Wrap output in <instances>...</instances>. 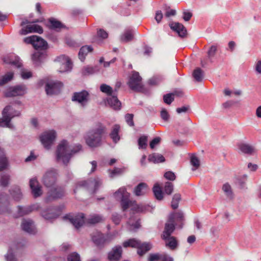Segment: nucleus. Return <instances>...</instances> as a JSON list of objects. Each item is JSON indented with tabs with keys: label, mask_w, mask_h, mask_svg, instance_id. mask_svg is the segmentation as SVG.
Here are the masks:
<instances>
[{
	"label": "nucleus",
	"mask_w": 261,
	"mask_h": 261,
	"mask_svg": "<svg viewBox=\"0 0 261 261\" xmlns=\"http://www.w3.org/2000/svg\"><path fill=\"white\" fill-rule=\"evenodd\" d=\"M222 190L227 198L229 199H232L233 198L234 194L232 188L228 182H226L223 184L222 187Z\"/></svg>",
	"instance_id": "nucleus-38"
},
{
	"label": "nucleus",
	"mask_w": 261,
	"mask_h": 261,
	"mask_svg": "<svg viewBox=\"0 0 261 261\" xmlns=\"http://www.w3.org/2000/svg\"><path fill=\"white\" fill-rule=\"evenodd\" d=\"M63 218L65 220H68L76 228H80L85 222V216L83 213H80L75 216L70 214L66 215Z\"/></svg>",
	"instance_id": "nucleus-14"
},
{
	"label": "nucleus",
	"mask_w": 261,
	"mask_h": 261,
	"mask_svg": "<svg viewBox=\"0 0 261 261\" xmlns=\"http://www.w3.org/2000/svg\"><path fill=\"white\" fill-rule=\"evenodd\" d=\"M64 195V190L61 187L51 189L48 193L46 201L49 202L52 200L61 198Z\"/></svg>",
	"instance_id": "nucleus-19"
},
{
	"label": "nucleus",
	"mask_w": 261,
	"mask_h": 261,
	"mask_svg": "<svg viewBox=\"0 0 261 261\" xmlns=\"http://www.w3.org/2000/svg\"><path fill=\"white\" fill-rule=\"evenodd\" d=\"M2 114L3 118H0V126L14 129V126L10 123L11 120L14 117L20 116V112L16 110L13 106H7L4 109Z\"/></svg>",
	"instance_id": "nucleus-4"
},
{
	"label": "nucleus",
	"mask_w": 261,
	"mask_h": 261,
	"mask_svg": "<svg viewBox=\"0 0 261 261\" xmlns=\"http://www.w3.org/2000/svg\"><path fill=\"white\" fill-rule=\"evenodd\" d=\"M134 36V32L132 30H126L121 36V40L123 42H128L132 40Z\"/></svg>",
	"instance_id": "nucleus-41"
},
{
	"label": "nucleus",
	"mask_w": 261,
	"mask_h": 261,
	"mask_svg": "<svg viewBox=\"0 0 261 261\" xmlns=\"http://www.w3.org/2000/svg\"><path fill=\"white\" fill-rule=\"evenodd\" d=\"M123 246L124 247H131L137 248V253L140 256H142L150 250L152 247L151 244L149 243H142L140 241L135 239H131L124 242Z\"/></svg>",
	"instance_id": "nucleus-5"
},
{
	"label": "nucleus",
	"mask_w": 261,
	"mask_h": 261,
	"mask_svg": "<svg viewBox=\"0 0 261 261\" xmlns=\"http://www.w3.org/2000/svg\"><path fill=\"white\" fill-rule=\"evenodd\" d=\"M30 187L32 193L35 198L41 196L42 194L41 187L39 185L36 177H33L30 180Z\"/></svg>",
	"instance_id": "nucleus-22"
},
{
	"label": "nucleus",
	"mask_w": 261,
	"mask_h": 261,
	"mask_svg": "<svg viewBox=\"0 0 261 261\" xmlns=\"http://www.w3.org/2000/svg\"><path fill=\"white\" fill-rule=\"evenodd\" d=\"M161 140V139L159 137H156L154 138L150 142V147L151 149H153L156 145L159 144Z\"/></svg>",
	"instance_id": "nucleus-64"
},
{
	"label": "nucleus",
	"mask_w": 261,
	"mask_h": 261,
	"mask_svg": "<svg viewBox=\"0 0 261 261\" xmlns=\"http://www.w3.org/2000/svg\"><path fill=\"white\" fill-rule=\"evenodd\" d=\"M58 176L56 170L53 169L46 172L43 176V182L46 187H52L55 184Z\"/></svg>",
	"instance_id": "nucleus-15"
},
{
	"label": "nucleus",
	"mask_w": 261,
	"mask_h": 261,
	"mask_svg": "<svg viewBox=\"0 0 261 261\" xmlns=\"http://www.w3.org/2000/svg\"><path fill=\"white\" fill-rule=\"evenodd\" d=\"M128 85L133 91H141L142 90V78L140 76L139 72L137 71L133 72L132 75L129 79Z\"/></svg>",
	"instance_id": "nucleus-9"
},
{
	"label": "nucleus",
	"mask_w": 261,
	"mask_h": 261,
	"mask_svg": "<svg viewBox=\"0 0 261 261\" xmlns=\"http://www.w3.org/2000/svg\"><path fill=\"white\" fill-rule=\"evenodd\" d=\"M93 48L91 46L85 45L82 46L79 53V57L80 60L83 62L88 53L91 52Z\"/></svg>",
	"instance_id": "nucleus-35"
},
{
	"label": "nucleus",
	"mask_w": 261,
	"mask_h": 261,
	"mask_svg": "<svg viewBox=\"0 0 261 261\" xmlns=\"http://www.w3.org/2000/svg\"><path fill=\"white\" fill-rule=\"evenodd\" d=\"M67 261H81L80 255L75 252H72L68 255Z\"/></svg>",
	"instance_id": "nucleus-57"
},
{
	"label": "nucleus",
	"mask_w": 261,
	"mask_h": 261,
	"mask_svg": "<svg viewBox=\"0 0 261 261\" xmlns=\"http://www.w3.org/2000/svg\"><path fill=\"white\" fill-rule=\"evenodd\" d=\"M140 220L134 217H131L127 221V227L129 231H135L140 227Z\"/></svg>",
	"instance_id": "nucleus-31"
},
{
	"label": "nucleus",
	"mask_w": 261,
	"mask_h": 261,
	"mask_svg": "<svg viewBox=\"0 0 261 261\" xmlns=\"http://www.w3.org/2000/svg\"><path fill=\"white\" fill-rule=\"evenodd\" d=\"M27 88L24 85H19L10 87L5 93L8 97L22 96L26 93Z\"/></svg>",
	"instance_id": "nucleus-16"
},
{
	"label": "nucleus",
	"mask_w": 261,
	"mask_h": 261,
	"mask_svg": "<svg viewBox=\"0 0 261 261\" xmlns=\"http://www.w3.org/2000/svg\"><path fill=\"white\" fill-rule=\"evenodd\" d=\"M161 117L164 121H168L170 118V115L165 109H163L161 112Z\"/></svg>",
	"instance_id": "nucleus-62"
},
{
	"label": "nucleus",
	"mask_w": 261,
	"mask_h": 261,
	"mask_svg": "<svg viewBox=\"0 0 261 261\" xmlns=\"http://www.w3.org/2000/svg\"><path fill=\"white\" fill-rule=\"evenodd\" d=\"M159 259L162 261H173V257L166 253L151 254L149 256L148 261H157Z\"/></svg>",
	"instance_id": "nucleus-29"
},
{
	"label": "nucleus",
	"mask_w": 261,
	"mask_h": 261,
	"mask_svg": "<svg viewBox=\"0 0 261 261\" xmlns=\"http://www.w3.org/2000/svg\"><path fill=\"white\" fill-rule=\"evenodd\" d=\"M148 160L154 163H162L165 161L164 157L161 154L153 153L148 156Z\"/></svg>",
	"instance_id": "nucleus-39"
},
{
	"label": "nucleus",
	"mask_w": 261,
	"mask_h": 261,
	"mask_svg": "<svg viewBox=\"0 0 261 261\" xmlns=\"http://www.w3.org/2000/svg\"><path fill=\"white\" fill-rule=\"evenodd\" d=\"M174 93H168L164 95L163 100L165 103L170 105L174 100Z\"/></svg>",
	"instance_id": "nucleus-53"
},
{
	"label": "nucleus",
	"mask_w": 261,
	"mask_h": 261,
	"mask_svg": "<svg viewBox=\"0 0 261 261\" xmlns=\"http://www.w3.org/2000/svg\"><path fill=\"white\" fill-rule=\"evenodd\" d=\"M21 227L23 231L30 234H34L36 232V229L33 220L31 219L22 220Z\"/></svg>",
	"instance_id": "nucleus-24"
},
{
	"label": "nucleus",
	"mask_w": 261,
	"mask_h": 261,
	"mask_svg": "<svg viewBox=\"0 0 261 261\" xmlns=\"http://www.w3.org/2000/svg\"><path fill=\"white\" fill-rule=\"evenodd\" d=\"M164 190L165 193L168 195H170L173 190V185L170 182H166L165 183Z\"/></svg>",
	"instance_id": "nucleus-56"
},
{
	"label": "nucleus",
	"mask_w": 261,
	"mask_h": 261,
	"mask_svg": "<svg viewBox=\"0 0 261 261\" xmlns=\"http://www.w3.org/2000/svg\"><path fill=\"white\" fill-rule=\"evenodd\" d=\"M103 220V217L102 216L97 214H94L89 216V217L86 219V221L87 223L90 224H95L99 223Z\"/></svg>",
	"instance_id": "nucleus-40"
},
{
	"label": "nucleus",
	"mask_w": 261,
	"mask_h": 261,
	"mask_svg": "<svg viewBox=\"0 0 261 261\" xmlns=\"http://www.w3.org/2000/svg\"><path fill=\"white\" fill-rule=\"evenodd\" d=\"M171 30L177 33L181 38H184L187 35V30L186 28L180 23L172 22L169 24Z\"/></svg>",
	"instance_id": "nucleus-26"
},
{
	"label": "nucleus",
	"mask_w": 261,
	"mask_h": 261,
	"mask_svg": "<svg viewBox=\"0 0 261 261\" xmlns=\"http://www.w3.org/2000/svg\"><path fill=\"white\" fill-rule=\"evenodd\" d=\"M152 190L155 198L159 200H162L163 198V193L158 184L154 185Z\"/></svg>",
	"instance_id": "nucleus-43"
},
{
	"label": "nucleus",
	"mask_w": 261,
	"mask_h": 261,
	"mask_svg": "<svg viewBox=\"0 0 261 261\" xmlns=\"http://www.w3.org/2000/svg\"><path fill=\"white\" fill-rule=\"evenodd\" d=\"M101 184V180L98 177L91 178L88 180L80 181L77 183L76 188L74 190V193H76V190L80 187L85 188L92 192V193H95Z\"/></svg>",
	"instance_id": "nucleus-6"
},
{
	"label": "nucleus",
	"mask_w": 261,
	"mask_h": 261,
	"mask_svg": "<svg viewBox=\"0 0 261 261\" xmlns=\"http://www.w3.org/2000/svg\"><path fill=\"white\" fill-rule=\"evenodd\" d=\"M50 27L54 30H57L62 27V23L55 19H51L49 20Z\"/></svg>",
	"instance_id": "nucleus-52"
},
{
	"label": "nucleus",
	"mask_w": 261,
	"mask_h": 261,
	"mask_svg": "<svg viewBox=\"0 0 261 261\" xmlns=\"http://www.w3.org/2000/svg\"><path fill=\"white\" fill-rule=\"evenodd\" d=\"M106 133V126L101 123L98 124L86 133L85 139L87 145L91 148L100 146L102 144V137Z\"/></svg>",
	"instance_id": "nucleus-3"
},
{
	"label": "nucleus",
	"mask_w": 261,
	"mask_h": 261,
	"mask_svg": "<svg viewBox=\"0 0 261 261\" xmlns=\"http://www.w3.org/2000/svg\"><path fill=\"white\" fill-rule=\"evenodd\" d=\"M82 145L78 144L74 147L68 145L66 140H63L58 146L56 151V159L58 162L67 165L71 156L82 149Z\"/></svg>",
	"instance_id": "nucleus-2"
},
{
	"label": "nucleus",
	"mask_w": 261,
	"mask_h": 261,
	"mask_svg": "<svg viewBox=\"0 0 261 261\" xmlns=\"http://www.w3.org/2000/svg\"><path fill=\"white\" fill-rule=\"evenodd\" d=\"M118 234L117 231L107 233L106 235L101 233L100 232L96 231L92 235L93 242L97 246H101L105 244L109 243L113 240L115 236Z\"/></svg>",
	"instance_id": "nucleus-7"
},
{
	"label": "nucleus",
	"mask_w": 261,
	"mask_h": 261,
	"mask_svg": "<svg viewBox=\"0 0 261 261\" xmlns=\"http://www.w3.org/2000/svg\"><path fill=\"white\" fill-rule=\"evenodd\" d=\"M26 43L32 44L36 50H45L47 48V43L42 38L36 35H33L24 39Z\"/></svg>",
	"instance_id": "nucleus-8"
},
{
	"label": "nucleus",
	"mask_w": 261,
	"mask_h": 261,
	"mask_svg": "<svg viewBox=\"0 0 261 261\" xmlns=\"http://www.w3.org/2000/svg\"><path fill=\"white\" fill-rule=\"evenodd\" d=\"M10 180V176L8 174H3L0 178V186L2 187H6L9 184Z\"/></svg>",
	"instance_id": "nucleus-54"
},
{
	"label": "nucleus",
	"mask_w": 261,
	"mask_h": 261,
	"mask_svg": "<svg viewBox=\"0 0 261 261\" xmlns=\"http://www.w3.org/2000/svg\"><path fill=\"white\" fill-rule=\"evenodd\" d=\"M10 63L17 68L20 67L22 65L21 61L18 57L15 56L14 59L11 58Z\"/></svg>",
	"instance_id": "nucleus-58"
},
{
	"label": "nucleus",
	"mask_w": 261,
	"mask_h": 261,
	"mask_svg": "<svg viewBox=\"0 0 261 261\" xmlns=\"http://www.w3.org/2000/svg\"><path fill=\"white\" fill-rule=\"evenodd\" d=\"M89 93L86 90L74 92L72 97V100L80 103L82 107H85L89 100Z\"/></svg>",
	"instance_id": "nucleus-12"
},
{
	"label": "nucleus",
	"mask_w": 261,
	"mask_h": 261,
	"mask_svg": "<svg viewBox=\"0 0 261 261\" xmlns=\"http://www.w3.org/2000/svg\"><path fill=\"white\" fill-rule=\"evenodd\" d=\"M39 205L38 204H34L29 206H18L17 212L15 214L16 217H19L28 215L35 210H38Z\"/></svg>",
	"instance_id": "nucleus-18"
},
{
	"label": "nucleus",
	"mask_w": 261,
	"mask_h": 261,
	"mask_svg": "<svg viewBox=\"0 0 261 261\" xmlns=\"http://www.w3.org/2000/svg\"><path fill=\"white\" fill-rule=\"evenodd\" d=\"M100 90L102 92L107 94L108 96L113 95V90L109 85L105 84L101 85L100 86Z\"/></svg>",
	"instance_id": "nucleus-49"
},
{
	"label": "nucleus",
	"mask_w": 261,
	"mask_h": 261,
	"mask_svg": "<svg viewBox=\"0 0 261 261\" xmlns=\"http://www.w3.org/2000/svg\"><path fill=\"white\" fill-rule=\"evenodd\" d=\"M139 149H146L147 146V137L145 135L141 136L138 139Z\"/></svg>",
	"instance_id": "nucleus-48"
},
{
	"label": "nucleus",
	"mask_w": 261,
	"mask_h": 261,
	"mask_svg": "<svg viewBox=\"0 0 261 261\" xmlns=\"http://www.w3.org/2000/svg\"><path fill=\"white\" fill-rule=\"evenodd\" d=\"M45 54L39 50L35 51L32 56V59L36 65H39L45 58Z\"/></svg>",
	"instance_id": "nucleus-37"
},
{
	"label": "nucleus",
	"mask_w": 261,
	"mask_h": 261,
	"mask_svg": "<svg viewBox=\"0 0 261 261\" xmlns=\"http://www.w3.org/2000/svg\"><path fill=\"white\" fill-rule=\"evenodd\" d=\"M164 80V78L162 75H156L149 80L148 84L151 86L156 85L163 82Z\"/></svg>",
	"instance_id": "nucleus-46"
},
{
	"label": "nucleus",
	"mask_w": 261,
	"mask_h": 261,
	"mask_svg": "<svg viewBox=\"0 0 261 261\" xmlns=\"http://www.w3.org/2000/svg\"><path fill=\"white\" fill-rule=\"evenodd\" d=\"M41 215L46 220H51L57 218L60 215V211L56 207H53L42 212Z\"/></svg>",
	"instance_id": "nucleus-23"
},
{
	"label": "nucleus",
	"mask_w": 261,
	"mask_h": 261,
	"mask_svg": "<svg viewBox=\"0 0 261 261\" xmlns=\"http://www.w3.org/2000/svg\"><path fill=\"white\" fill-rule=\"evenodd\" d=\"M120 130V126L118 124L114 125L110 134V138L112 139L114 143H117L120 140V136L119 132Z\"/></svg>",
	"instance_id": "nucleus-34"
},
{
	"label": "nucleus",
	"mask_w": 261,
	"mask_h": 261,
	"mask_svg": "<svg viewBox=\"0 0 261 261\" xmlns=\"http://www.w3.org/2000/svg\"><path fill=\"white\" fill-rule=\"evenodd\" d=\"M13 77V73L7 72L0 79V86H3L10 82Z\"/></svg>",
	"instance_id": "nucleus-47"
},
{
	"label": "nucleus",
	"mask_w": 261,
	"mask_h": 261,
	"mask_svg": "<svg viewBox=\"0 0 261 261\" xmlns=\"http://www.w3.org/2000/svg\"><path fill=\"white\" fill-rule=\"evenodd\" d=\"M56 137V132L50 130L44 132L40 137V140L44 147L46 149L50 148Z\"/></svg>",
	"instance_id": "nucleus-10"
},
{
	"label": "nucleus",
	"mask_w": 261,
	"mask_h": 261,
	"mask_svg": "<svg viewBox=\"0 0 261 261\" xmlns=\"http://www.w3.org/2000/svg\"><path fill=\"white\" fill-rule=\"evenodd\" d=\"M117 200H120V204L123 211L129 207L137 213L149 211L151 208L149 205L144 204H138L135 201H132L129 199L130 194L126 191L125 187L119 188L114 194Z\"/></svg>",
	"instance_id": "nucleus-1"
},
{
	"label": "nucleus",
	"mask_w": 261,
	"mask_h": 261,
	"mask_svg": "<svg viewBox=\"0 0 261 261\" xmlns=\"http://www.w3.org/2000/svg\"><path fill=\"white\" fill-rule=\"evenodd\" d=\"M6 261H17L16 257L12 252V249L10 248L7 254L5 255Z\"/></svg>",
	"instance_id": "nucleus-59"
},
{
	"label": "nucleus",
	"mask_w": 261,
	"mask_h": 261,
	"mask_svg": "<svg viewBox=\"0 0 261 261\" xmlns=\"http://www.w3.org/2000/svg\"><path fill=\"white\" fill-rule=\"evenodd\" d=\"M176 14V11L175 10L171 9L170 7L167 8L166 9L165 16L167 18H169L171 16H175Z\"/></svg>",
	"instance_id": "nucleus-60"
},
{
	"label": "nucleus",
	"mask_w": 261,
	"mask_h": 261,
	"mask_svg": "<svg viewBox=\"0 0 261 261\" xmlns=\"http://www.w3.org/2000/svg\"><path fill=\"white\" fill-rule=\"evenodd\" d=\"M190 162L191 165L194 167L192 168V170L197 169L200 166V162L198 159L195 155L191 157Z\"/></svg>",
	"instance_id": "nucleus-55"
},
{
	"label": "nucleus",
	"mask_w": 261,
	"mask_h": 261,
	"mask_svg": "<svg viewBox=\"0 0 261 261\" xmlns=\"http://www.w3.org/2000/svg\"><path fill=\"white\" fill-rule=\"evenodd\" d=\"M9 206L8 196L3 192H0V214H10L11 211Z\"/></svg>",
	"instance_id": "nucleus-17"
},
{
	"label": "nucleus",
	"mask_w": 261,
	"mask_h": 261,
	"mask_svg": "<svg viewBox=\"0 0 261 261\" xmlns=\"http://www.w3.org/2000/svg\"><path fill=\"white\" fill-rule=\"evenodd\" d=\"M174 215V223L176 222V225L179 223V227L181 228L182 227L183 221L184 220V214L182 212H177L175 213H172Z\"/></svg>",
	"instance_id": "nucleus-42"
},
{
	"label": "nucleus",
	"mask_w": 261,
	"mask_h": 261,
	"mask_svg": "<svg viewBox=\"0 0 261 261\" xmlns=\"http://www.w3.org/2000/svg\"><path fill=\"white\" fill-rule=\"evenodd\" d=\"M63 87V83L61 82L55 81H50L45 85V91L47 95L58 94Z\"/></svg>",
	"instance_id": "nucleus-13"
},
{
	"label": "nucleus",
	"mask_w": 261,
	"mask_h": 261,
	"mask_svg": "<svg viewBox=\"0 0 261 261\" xmlns=\"http://www.w3.org/2000/svg\"><path fill=\"white\" fill-rule=\"evenodd\" d=\"M193 76L197 82H201L203 77V72L202 70L198 67L196 68L193 72Z\"/></svg>",
	"instance_id": "nucleus-45"
},
{
	"label": "nucleus",
	"mask_w": 261,
	"mask_h": 261,
	"mask_svg": "<svg viewBox=\"0 0 261 261\" xmlns=\"http://www.w3.org/2000/svg\"><path fill=\"white\" fill-rule=\"evenodd\" d=\"M10 194L15 201H19L22 198V194L19 187H13L10 189Z\"/></svg>",
	"instance_id": "nucleus-36"
},
{
	"label": "nucleus",
	"mask_w": 261,
	"mask_h": 261,
	"mask_svg": "<svg viewBox=\"0 0 261 261\" xmlns=\"http://www.w3.org/2000/svg\"><path fill=\"white\" fill-rule=\"evenodd\" d=\"M238 149L243 153L252 155L256 151L255 147L248 143H240L238 144Z\"/></svg>",
	"instance_id": "nucleus-28"
},
{
	"label": "nucleus",
	"mask_w": 261,
	"mask_h": 261,
	"mask_svg": "<svg viewBox=\"0 0 261 261\" xmlns=\"http://www.w3.org/2000/svg\"><path fill=\"white\" fill-rule=\"evenodd\" d=\"M43 32L42 28L36 24H28L22 28L20 31V34L22 35H25L28 33H37L42 34Z\"/></svg>",
	"instance_id": "nucleus-21"
},
{
	"label": "nucleus",
	"mask_w": 261,
	"mask_h": 261,
	"mask_svg": "<svg viewBox=\"0 0 261 261\" xmlns=\"http://www.w3.org/2000/svg\"><path fill=\"white\" fill-rule=\"evenodd\" d=\"M8 161L6 156L4 149L0 147V171L7 168Z\"/></svg>",
	"instance_id": "nucleus-33"
},
{
	"label": "nucleus",
	"mask_w": 261,
	"mask_h": 261,
	"mask_svg": "<svg viewBox=\"0 0 261 261\" xmlns=\"http://www.w3.org/2000/svg\"><path fill=\"white\" fill-rule=\"evenodd\" d=\"M112 220L116 225H118L121 221V216L117 213H114L112 216Z\"/></svg>",
	"instance_id": "nucleus-63"
},
{
	"label": "nucleus",
	"mask_w": 261,
	"mask_h": 261,
	"mask_svg": "<svg viewBox=\"0 0 261 261\" xmlns=\"http://www.w3.org/2000/svg\"><path fill=\"white\" fill-rule=\"evenodd\" d=\"M106 106H109L114 110H119L121 109V103L117 96L110 95L107 96L105 100Z\"/></svg>",
	"instance_id": "nucleus-20"
},
{
	"label": "nucleus",
	"mask_w": 261,
	"mask_h": 261,
	"mask_svg": "<svg viewBox=\"0 0 261 261\" xmlns=\"http://www.w3.org/2000/svg\"><path fill=\"white\" fill-rule=\"evenodd\" d=\"M181 196L179 194L174 195L171 202V207L173 209H176L178 206L179 201L180 200Z\"/></svg>",
	"instance_id": "nucleus-50"
},
{
	"label": "nucleus",
	"mask_w": 261,
	"mask_h": 261,
	"mask_svg": "<svg viewBox=\"0 0 261 261\" xmlns=\"http://www.w3.org/2000/svg\"><path fill=\"white\" fill-rule=\"evenodd\" d=\"M149 189L146 184L140 183L135 189L134 193L137 196L144 195L148 191Z\"/></svg>",
	"instance_id": "nucleus-32"
},
{
	"label": "nucleus",
	"mask_w": 261,
	"mask_h": 261,
	"mask_svg": "<svg viewBox=\"0 0 261 261\" xmlns=\"http://www.w3.org/2000/svg\"><path fill=\"white\" fill-rule=\"evenodd\" d=\"M218 47V44L213 45L210 47L208 50L207 51L208 58L210 60L211 62H213L212 58L215 56L216 53L217 52Z\"/></svg>",
	"instance_id": "nucleus-51"
},
{
	"label": "nucleus",
	"mask_w": 261,
	"mask_h": 261,
	"mask_svg": "<svg viewBox=\"0 0 261 261\" xmlns=\"http://www.w3.org/2000/svg\"><path fill=\"white\" fill-rule=\"evenodd\" d=\"M133 117L134 116L131 114H127L125 116V121L130 126H133L134 125V121H133Z\"/></svg>",
	"instance_id": "nucleus-61"
},
{
	"label": "nucleus",
	"mask_w": 261,
	"mask_h": 261,
	"mask_svg": "<svg viewBox=\"0 0 261 261\" xmlns=\"http://www.w3.org/2000/svg\"><path fill=\"white\" fill-rule=\"evenodd\" d=\"M55 61L60 66L59 71L60 72H64L70 71L72 68V63L69 58L65 56L61 55L58 56Z\"/></svg>",
	"instance_id": "nucleus-11"
},
{
	"label": "nucleus",
	"mask_w": 261,
	"mask_h": 261,
	"mask_svg": "<svg viewBox=\"0 0 261 261\" xmlns=\"http://www.w3.org/2000/svg\"><path fill=\"white\" fill-rule=\"evenodd\" d=\"M247 176L246 174L240 176L236 178L235 183L240 188H244L247 181Z\"/></svg>",
	"instance_id": "nucleus-44"
},
{
	"label": "nucleus",
	"mask_w": 261,
	"mask_h": 261,
	"mask_svg": "<svg viewBox=\"0 0 261 261\" xmlns=\"http://www.w3.org/2000/svg\"><path fill=\"white\" fill-rule=\"evenodd\" d=\"M174 229L175 225L174 223V215L173 214H170L169 217L168 223H167L165 224V229L162 237L171 236V235Z\"/></svg>",
	"instance_id": "nucleus-25"
},
{
	"label": "nucleus",
	"mask_w": 261,
	"mask_h": 261,
	"mask_svg": "<svg viewBox=\"0 0 261 261\" xmlns=\"http://www.w3.org/2000/svg\"><path fill=\"white\" fill-rule=\"evenodd\" d=\"M122 249L121 246H116L114 247L111 251L109 252L108 258L109 261H118L122 255Z\"/></svg>",
	"instance_id": "nucleus-27"
},
{
	"label": "nucleus",
	"mask_w": 261,
	"mask_h": 261,
	"mask_svg": "<svg viewBox=\"0 0 261 261\" xmlns=\"http://www.w3.org/2000/svg\"><path fill=\"white\" fill-rule=\"evenodd\" d=\"M165 242L166 246L171 250H175L178 246V242L176 238L173 236L162 237Z\"/></svg>",
	"instance_id": "nucleus-30"
}]
</instances>
